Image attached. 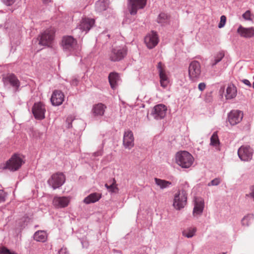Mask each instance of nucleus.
Segmentation results:
<instances>
[{
    "label": "nucleus",
    "instance_id": "f257e3e1",
    "mask_svg": "<svg viewBox=\"0 0 254 254\" xmlns=\"http://www.w3.org/2000/svg\"><path fill=\"white\" fill-rule=\"evenodd\" d=\"M194 158L188 151H181L176 154V162L183 168H189L193 164Z\"/></svg>",
    "mask_w": 254,
    "mask_h": 254
},
{
    "label": "nucleus",
    "instance_id": "f03ea898",
    "mask_svg": "<svg viewBox=\"0 0 254 254\" xmlns=\"http://www.w3.org/2000/svg\"><path fill=\"white\" fill-rule=\"evenodd\" d=\"M24 163L23 157L19 154H14L5 162L3 169L15 172L19 170Z\"/></svg>",
    "mask_w": 254,
    "mask_h": 254
},
{
    "label": "nucleus",
    "instance_id": "7ed1b4c3",
    "mask_svg": "<svg viewBox=\"0 0 254 254\" xmlns=\"http://www.w3.org/2000/svg\"><path fill=\"white\" fill-rule=\"evenodd\" d=\"M187 202V191L184 189L175 194L173 201V206L177 210L184 208Z\"/></svg>",
    "mask_w": 254,
    "mask_h": 254
},
{
    "label": "nucleus",
    "instance_id": "20e7f679",
    "mask_svg": "<svg viewBox=\"0 0 254 254\" xmlns=\"http://www.w3.org/2000/svg\"><path fill=\"white\" fill-rule=\"evenodd\" d=\"M62 46L64 51L69 52H73L79 49L76 40L70 36L63 37Z\"/></svg>",
    "mask_w": 254,
    "mask_h": 254
},
{
    "label": "nucleus",
    "instance_id": "39448f33",
    "mask_svg": "<svg viewBox=\"0 0 254 254\" xmlns=\"http://www.w3.org/2000/svg\"><path fill=\"white\" fill-rule=\"evenodd\" d=\"M127 49L125 47L118 46L113 48L109 54V59L113 62H118L127 55Z\"/></svg>",
    "mask_w": 254,
    "mask_h": 254
},
{
    "label": "nucleus",
    "instance_id": "423d86ee",
    "mask_svg": "<svg viewBox=\"0 0 254 254\" xmlns=\"http://www.w3.org/2000/svg\"><path fill=\"white\" fill-rule=\"evenodd\" d=\"M201 74V66L199 63L194 61L189 66V76L190 80L195 82L199 78Z\"/></svg>",
    "mask_w": 254,
    "mask_h": 254
},
{
    "label": "nucleus",
    "instance_id": "0eeeda50",
    "mask_svg": "<svg viewBox=\"0 0 254 254\" xmlns=\"http://www.w3.org/2000/svg\"><path fill=\"white\" fill-rule=\"evenodd\" d=\"M65 178L62 173H56L53 174L48 181V184L54 190L59 188L64 183Z\"/></svg>",
    "mask_w": 254,
    "mask_h": 254
},
{
    "label": "nucleus",
    "instance_id": "6e6552de",
    "mask_svg": "<svg viewBox=\"0 0 254 254\" xmlns=\"http://www.w3.org/2000/svg\"><path fill=\"white\" fill-rule=\"evenodd\" d=\"M55 37V30L48 29L40 36L39 44L43 46H50L53 43Z\"/></svg>",
    "mask_w": 254,
    "mask_h": 254
},
{
    "label": "nucleus",
    "instance_id": "1a4fd4ad",
    "mask_svg": "<svg viewBox=\"0 0 254 254\" xmlns=\"http://www.w3.org/2000/svg\"><path fill=\"white\" fill-rule=\"evenodd\" d=\"M147 0H128V9L131 15H135L137 10L143 9L146 4Z\"/></svg>",
    "mask_w": 254,
    "mask_h": 254
},
{
    "label": "nucleus",
    "instance_id": "9d476101",
    "mask_svg": "<svg viewBox=\"0 0 254 254\" xmlns=\"http://www.w3.org/2000/svg\"><path fill=\"white\" fill-rule=\"evenodd\" d=\"M157 68L158 70L161 86L164 88L167 86L169 80L165 71V66L161 62L158 63Z\"/></svg>",
    "mask_w": 254,
    "mask_h": 254
},
{
    "label": "nucleus",
    "instance_id": "9b49d317",
    "mask_svg": "<svg viewBox=\"0 0 254 254\" xmlns=\"http://www.w3.org/2000/svg\"><path fill=\"white\" fill-rule=\"evenodd\" d=\"M238 154L241 160L248 161L253 156V150L249 146H242L238 151Z\"/></svg>",
    "mask_w": 254,
    "mask_h": 254
},
{
    "label": "nucleus",
    "instance_id": "f8f14e48",
    "mask_svg": "<svg viewBox=\"0 0 254 254\" xmlns=\"http://www.w3.org/2000/svg\"><path fill=\"white\" fill-rule=\"evenodd\" d=\"M167 107L163 104H158L155 106L153 110L151 115L156 120L163 119L166 115Z\"/></svg>",
    "mask_w": 254,
    "mask_h": 254
},
{
    "label": "nucleus",
    "instance_id": "ddd939ff",
    "mask_svg": "<svg viewBox=\"0 0 254 254\" xmlns=\"http://www.w3.org/2000/svg\"><path fill=\"white\" fill-rule=\"evenodd\" d=\"M46 109L44 105L41 102L35 103L32 108V113L37 120H43L45 118Z\"/></svg>",
    "mask_w": 254,
    "mask_h": 254
},
{
    "label": "nucleus",
    "instance_id": "4468645a",
    "mask_svg": "<svg viewBox=\"0 0 254 254\" xmlns=\"http://www.w3.org/2000/svg\"><path fill=\"white\" fill-rule=\"evenodd\" d=\"M243 115L240 110H233L228 115V121L232 126L236 125L242 120Z\"/></svg>",
    "mask_w": 254,
    "mask_h": 254
},
{
    "label": "nucleus",
    "instance_id": "2eb2a0df",
    "mask_svg": "<svg viewBox=\"0 0 254 254\" xmlns=\"http://www.w3.org/2000/svg\"><path fill=\"white\" fill-rule=\"evenodd\" d=\"M144 42L149 49L153 48L159 42L157 34L154 31H152L145 37Z\"/></svg>",
    "mask_w": 254,
    "mask_h": 254
},
{
    "label": "nucleus",
    "instance_id": "dca6fc26",
    "mask_svg": "<svg viewBox=\"0 0 254 254\" xmlns=\"http://www.w3.org/2000/svg\"><path fill=\"white\" fill-rule=\"evenodd\" d=\"M64 98V93L60 90H55L51 96V101L53 105L54 106H60L61 105Z\"/></svg>",
    "mask_w": 254,
    "mask_h": 254
},
{
    "label": "nucleus",
    "instance_id": "f3484780",
    "mask_svg": "<svg viewBox=\"0 0 254 254\" xmlns=\"http://www.w3.org/2000/svg\"><path fill=\"white\" fill-rule=\"evenodd\" d=\"M123 145L126 148L131 149L134 146V137L130 130L125 132L123 138Z\"/></svg>",
    "mask_w": 254,
    "mask_h": 254
},
{
    "label": "nucleus",
    "instance_id": "a211bd4d",
    "mask_svg": "<svg viewBox=\"0 0 254 254\" xmlns=\"http://www.w3.org/2000/svg\"><path fill=\"white\" fill-rule=\"evenodd\" d=\"M70 200L69 197L55 196L53 201L54 205L57 208H64L68 206Z\"/></svg>",
    "mask_w": 254,
    "mask_h": 254
},
{
    "label": "nucleus",
    "instance_id": "6ab92c4d",
    "mask_svg": "<svg viewBox=\"0 0 254 254\" xmlns=\"http://www.w3.org/2000/svg\"><path fill=\"white\" fill-rule=\"evenodd\" d=\"M237 32L241 37L250 38L254 36V28H245L240 25L237 29Z\"/></svg>",
    "mask_w": 254,
    "mask_h": 254
},
{
    "label": "nucleus",
    "instance_id": "aec40b11",
    "mask_svg": "<svg viewBox=\"0 0 254 254\" xmlns=\"http://www.w3.org/2000/svg\"><path fill=\"white\" fill-rule=\"evenodd\" d=\"M94 23V19L85 18L81 20L78 26L80 29L87 31L93 26Z\"/></svg>",
    "mask_w": 254,
    "mask_h": 254
},
{
    "label": "nucleus",
    "instance_id": "412c9836",
    "mask_svg": "<svg viewBox=\"0 0 254 254\" xmlns=\"http://www.w3.org/2000/svg\"><path fill=\"white\" fill-rule=\"evenodd\" d=\"M106 108V106L103 104L98 103L93 106L92 112L94 116H102Z\"/></svg>",
    "mask_w": 254,
    "mask_h": 254
},
{
    "label": "nucleus",
    "instance_id": "4be33fe9",
    "mask_svg": "<svg viewBox=\"0 0 254 254\" xmlns=\"http://www.w3.org/2000/svg\"><path fill=\"white\" fill-rule=\"evenodd\" d=\"M204 206V201L201 198H197L195 201V205L193 210L194 215H199L202 213Z\"/></svg>",
    "mask_w": 254,
    "mask_h": 254
},
{
    "label": "nucleus",
    "instance_id": "5701e85b",
    "mask_svg": "<svg viewBox=\"0 0 254 254\" xmlns=\"http://www.w3.org/2000/svg\"><path fill=\"white\" fill-rule=\"evenodd\" d=\"M109 81L112 89H115L117 86V83L120 79V76L118 73L111 72L108 76Z\"/></svg>",
    "mask_w": 254,
    "mask_h": 254
},
{
    "label": "nucleus",
    "instance_id": "b1692460",
    "mask_svg": "<svg viewBox=\"0 0 254 254\" xmlns=\"http://www.w3.org/2000/svg\"><path fill=\"white\" fill-rule=\"evenodd\" d=\"M101 197V194L95 192L89 194L84 199V202L86 204L94 203L98 201Z\"/></svg>",
    "mask_w": 254,
    "mask_h": 254
},
{
    "label": "nucleus",
    "instance_id": "393cba45",
    "mask_svg": "<svg viewBox=\"0 0 254 254\" xmlns=\"http://www.w3.org/2000/svg\"><path fill=\"white\" fill-rule=\"evenodd\" d=\"M237 95V89L234 85H229L226 89L225 97L227 99L235 98Z\"/></svg>",
    "mask_w": 254,
    "mask_h": 254
},
{
    "label": "nucleus",
    "instance_id": "a878e982",
    "mask_svg": "<svg viewBox=\"0 0 254 254\" xmlns=\"http://www.w3.org/2000/svg\"><path fill=\"white\" fill-rule=\"evenodd\" d=\"M34 239L38 242H45L47 239V234L44 231H38L35 233Z\"/></svg>",
    "mask_w": 254,
    "mask_h": 254
},
{
    "label": "nucleus",
    "instance_id": "bb28decb",
    "mask_svg": "<svg viewBox=\"0 0 254 254\" xmlns=\"http://www.w3.org/2000/svg\"><path fill=\"white\" fill-rule=\"evenodd\" d=\"M154 181L156 185L162 190L166 189L172 185V183L171 182L165 180H162L157 178H154Z\"/></svg>",
    "mask_w": 254,
    "mask_h": 254
},
{
    "label": "nucleus",
    "instance_id": "cd10ccee",
    "mask_svg": "<svg viewBox=\"0 0 254 254\" xmlns=\"http://www.w3.org/2000/svg\"><path fill=\"white\" fill-rule=\"evenodd\" d=\"M7 78L12 86L18 88L20 85V82L15 75L13 74H9L7 76Z\"/></svg>",
    "mask_w": 254,
    "mask_h": 254
},
{
    "label": "nucleus",
    "instance_id": "c85d7f7f",
    "mask_svg": "<svg viewBox=\"0 0 254 254\" xmlns=\"http://www.w3.org/2000/svg\"><path fill=\"white\" fill-rule=\"evenodd\" d=\"M220 144L219 139L217 135V132H214L210 138V144L212 146L217 147Z\"/></svg>",
    "mask_w": 254,
    "mask_h": 254
},
{
    "label": "nucleus",
    "instance_id": "c756f323",
    "mask_svg": "<svg viewBox=\"0 0 254 254\" xmlns=\"http://www.w3.org/2000/svg\"><path fill=\"white\" fill-rule=\"evenodd\" d=\"M224 53L223 52H220L217 54L214 58V61H212L211 64L212 66H214L216 64L220 62L223 58L224 57Z\"/></svg>",
    "mask_w": 254,
    "mask_h": 254
},
{
    "label": "nucleus",
    "instance_id": "7c9ffc66",
    "mask_svg": "<svg viewBox=\"0 0 254 254\" xmlns=\"http://www.w3.org/2000/svg\"><path fill=\"white\" fill-rule=\"evenodd\" d=\"M105 187L111 192H117L118 190V188L117 187L116 180L114 179L113 183L108 185L106 184L105 185Z\"/></svg>",
    "mask_w": 254,
    "mask_h": 254
},
{
    "label": "nucleus",
    "instance_id": "2f4dec72",
    "mask_svg": "<svg viewBox=\"0 0 254 254\" xmlns=\"http://www.w3.org/2000/svg\"><path fill=\"white\" fill-rule=\"evenodd\" d=\"M196 232V229L195 228H190L188 230H185L183 232V236L187 238H191L193 237Z\"/></svg>",
    "mask_w": 254,
    "mask_h": 254
},
{
    "label": "nucleus",
    "instance_id": "473e14b6",
    "mask_svg": "<svg viewBox=\"0 0 254 254\" xmlns=\"http://www.w3.org/2000/svg\"><path fill=\"white\" fill-rule=\"evenodd\" d=\"M168 19V16L167 14L161 13L159 15L157 20L158 23L163 24L167 22Z\"/></svg>",
    "mask_w": 254,
    "mask_h": 254
},
{
    "label": "nucleus",
    "instance_id": "72a5a7b5",
    "mask_svg": "<svg viewBox=\"0 0 254 254\" xmlns=\"http://www.w3.org/2000/svg\"><path fill=\"white\" fill-rule=\"evenodd\" d=\"M96 8L98 11L105 10L106 7L103 0H99L96 3Z\"/></svg>",
    "mask_w": 254,
    "mask_h": 254
},
{
    "label": "nucleus",
    "instance_id": "f704fd0d",
    "mask_svg": "<svg viewBox=\"0 0 254 254\" xmlns=\"http://www.w3.org/2000/svg\"><path fill=\"white\" fill-rule=\"evenodd\" d=\"M253 218V215H248L243 218L242 220V225L244 226H249L250 223V221Z\"/></svg>",
    "mask_w": 254,
    "mask_h": 254
},
{
    "label": "nucleus",
    "instance_id": "c9c22d12",
    "mask_svg": "<svg viewBox=\"0 0 254 254\" xmlns=\"http://www.w3.org/2000/svg\"><path fill=\"white\" fill-rule=\"evenodd\" d=\"M0 254H17L14 251H11L5 247H0Z\"/></svg>",
    "mask_w": 254,
    "mask_h": 254
},
{
    "label": "nucleus",
    "instance_id": "e433bc0d",
    "mask_svg": "<svg viewBox=\"0 0 254 254\" xmlns=\"http://www.w3.org/2000/svg\"><path fill=\"white\" fill-rule=\"evenodd\" d=\"M226 21V17L225 15H222L220 17V21L218 25V27L221 28L224 26Z\"/></svg>",
    "mask_w": 254,
    "mask_h": 254
},
{
    "label": "nucleus",
    "instance_id": "4c0bfd02",
    "mask_svg": "<svg viewBox=\"0 0 254 254\" xmlns=\"http://www.w3.org/2000/svg\"><path fill=\"white\" fill-rule=\"evenodd\" d=\"M220 183V179L219 178H215L212 180L210 183L208 184V186H217Z\"/></svg>",
    "mask_w": 254,
    "mask_h": 254
},
{
    "label": "nucleus",
    "instance_id": "58836bf2",
    "mask_svg": "<svg viewBox=\"0 0 254 254\" xmlns=\"http://www.w3.org/2000/svg\"><path fill=\"white\" fill-rule=\"evenodd\" d=\"M6 196V193L2 190H0V202L4 201Z\"/></svg>",
    "mask_w": 254,
    "mask_h": 254
},
{
    "label": "nucleus",
    "instance_id": "ea45409f",
    "mask_svg": "<svg viewBox=\"0 0 254 254\" xmlns=\"http://www.w3.org/2000/svg\"><path fill=\"white\" fill-rule=\"evenodd\" d=\"M251 192L249 194H246V197H252L254 200V186L251 187L250 188Z\"/></svg>",
    "mask_w": 254,
    "mask_h": 254
},
{
    "label": "nucleus",
    "instance_id": "a19ab883",
    "mask_svg": "<svg viewBox=\"0 0 254 254\" xmlns=\"http://www.w3.org/2000/svg\"><path fill=\"white\" fill-rule=\"evenodd\" d=\"M251 12L249 10H247L243 15V18L246 20H251Z\"/></svg>",
    "mask_w": 254,
    "mask_h": 254
},
{
    "label": "nucleus",
    "instance_id": "79ce46f5",
    "mask_svg": "<svg viewBox=\"0 0 254 254\" xmlns=\"http://www.w3.org/2000/svg\"><path fill=\"white\" fill-rule=\"evenodd\" d=\"M206 88V84L204 82L200 83L198 85V89L202 91H203Z\"/></svg>",
    "mask_w": 254,
    "mask_h": 254
},
{
    "label": "nucleus",
    "instance_id": "37998d69",
    "mask_svg": "<svg viewBox=\"0 0 254 254\" xmlns=\"http://www.w3.org/2000/svg\"><path fill=\"white\" fill-rule=\"evenodd\" d=\"M16 0H3V2L7 5L10 6L13 4Z\"/></svg>",
    "mask_w": 254,
    "mask_h": 254
},
{
    "label": "nucleus",
    "instance_id": "c03bdc74",
    "mask_svg": "<svg viewBox=\"0 0 254 254\" xmlns=\"http://www.w3.org/2000/svg\"><path fill=\"white\" fill-rule=\"evenodd\" d=\"M59 254H68L67 249L65 248H62L59 252Z\"/></svg>",
    "mask_w": 254,
    "mask_h": 254
},
{
    "label": "nucleus",
    "instance_id": "a18cd8bd",
    "mask_svg": "<svg viewBox=\"0 0 254 254\" xmlns=\"http://www.w3.org/2000/svg\"><path fill=\"white\" fill-rule=\"evenodd\" d=\"M242 82L246 85L249 86V87L251 86V84L250 82L247 79H244L242 80Z\"/></svg>",
    "mask_w": 254,
    "mask_h": 254
},
{
    "label": "nucleus",
    "instance_id": "49530a36",
    "mask_svg": "<svg viewBox=\"0 0 254 254\" xmlns=\"http://www.w3.org/2000/svg\"><path fill=\"white\" fill-rule=\"evenodd\" d=\"M212 100V97L211 96H209L208 97H206L205 98V101L206 102H210Z\"/></svg>",
    "mask_w": 254,
    "mask_h": 254
},
{
    "label": "nucleus",
    "instance_id": "de8ad7c7",
    "mask_svg": "<svg viewBox=\"0 0 254 254\" xmlns=\"http://www.w3.org/2000/svg\"><path fill=\"white\" fill-rule=\"evenodd\" d=\"M44 3H48L52 1V0H42Z\"/></svg>",
    "mask_w": 254,
    "mask_h": 254
},
{
    "label": "nucleus",
    "instance_id": "09e8293b",
    "mask_svg": "<svg viewBox=\"0 0 254 254\" xmlns=\"http://www.w3.org/2000/svg\"><path fill=\"white\" fill-rule=\"evenodd\" d=\"M94 155H95V156H97V155H98V154H97V153H94Z\"/></svg>",
    "mask_w": 254,
    "mask_h": 254
},
{
    "label": "nucleus",
    "instance_id": "8fccbe9b",
    "mask_svg": "<svg viewBox=\"0 0 254 254\" xmlns=\"http://www.w3.org/2000/svg\"><path fill=\"white\" fill-rule=\"evenodd\" d=\"M253 88H254V83H253Z\"/></svg>",
    "mask_w": 254,
    "mask_h": 254
},
{
    "label": "nucleus",
    "instance_id": "3c124183",
    "mask_svg": "<svg viewBox=\"0 0 254 254\" xmlns=\"http://www.w3.org/2000/svg\"><path fill=\"white\" fill-rule=\"evenodd\" d=\"M222 254H226V253H223Z\"/></svg>",
    "mask_w": 254,
    "mask_h": 254
}]
</instances>
